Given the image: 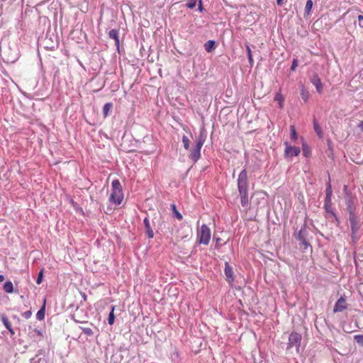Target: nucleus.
I'll return each mask as SVG.
<instances>
[{
	"label": "nucleus",
	"instance_id": "obj_17",
	"mask_svg": "<svg viewBox=\"0 0 363 363\" xmlns=\"http://www.w3.org/2000/svg\"><path fill=\"white\" fill-rule=\"evenodd\" d=\"M45 302L46 300L44 299V303L43 306L40 308V309L36 313V318L39 320H42L45 318Z\"/></svg>",
	"mask_w": 363,
	"mask_h": 363
},
{
	"label": "nucleus",
	"instance_id": "obj_39",
	"mask_svg": "<svg viewBox=\"0 0 363 363\" xmlns=\"http://www.w3.org/2000/svg\"><path fill=\"white\" fill-rule=\"evenodd\" d=\"M359 19V25L360 27L363 28V16L359 15L358 17Z\"/></svg>",
	"mask_w": 363,
	"mask_h": 363
},
{
	"label": "nucleus",
	"instance_id": "obj_9",
	"mask_svg": "<svg viewBox=\"0 0 363 363\" xmlns=\"http://www.w3.org/2000/svg\"><path fill=\"white\" fill-rule=\"evenodd\" d=\"M18 58V52L16 50H13L11 48H8L3 52V60L6 63H13Z\"/></svg>",
	"mask_w": 363,
	"mask_h": 363
},
{
	"label": "nucleus",
	"instance_id": "obj_2",
	"mask_svg": "<svg viewBox=\"0 0 363 363\" xmlns=\"http://www.w3.org/2000/svg\"><path fill=\"white\" fill-rule=\"evenodd\" d=\"M349 222L351 228V240L353 244H356L360 239L359 230L361 228V219L357 216H349Z\"/></svg>",
	"mask_w": 363,
	"mask_h": 363
},
{
	"label": "nucleus",
	"instance_id": "obj_14",
	"mask_svg": "<svg viewBox=\"0 0 363 363\" xmlns=\"http://www.w3.org/2000/svg\"><path fill=\"white\" fill-rule=\"evenodd\" d=\"M143 223L145 228V233L149 238H153L154 232L151 227L150 222L148 218L145 217L143 220Z\"/></svg>",
	"mask_w": 363,
	"mask_h": 363
},
{
	"label": "nucleus",
	"instance_id": "obj_12",
	"mask_svg": "<svg viewBox=\"0 0 363 363\" xmlns=\"http://www.w3.org/2000/svg\"><path fill=\"white\" fill-rule=\"evenodd\" d=\"M347 306L346 304V299L344 296H341L338 300L336 301L334 308H333V312L337 313V312H342L344 310L347 309Z\"/></svg>",
	"mask_w": 363,
	"mask_h": 363
},
{
	"label": "nucleus",
	"instance_id": "obj_28",
	"mask_svg": "<svg viewBox=\"0 0 363 363\" xmlns=\"http://www.w3.org/2000/svg\"><path fill=\"white\" fill-rule=\"evenodd\" d=\"M313 7V1L312 0H308L305 6V14L308 15L311 11V9Z\"/></svg>",
	"mask_w": 363,
	"mask_h": 363
},
{
	"label": "nucleus",
	"instance_id": "obj_25",
	"mask_svg": "<svg viewBox=\"0 0 363 363\" xmlns=\"http://www.w3.org/2000/svg\"><path fill=\"white\" fill-rule=\"evenodd\" d=\"M171 208L173 211L174 216L179 220H182L183 218L182 215L177 210L176 205L174 203L171 204Z\"/></svg>",
	"mask_w": 363,
	"mask_h": 363
},
{
	"label": "nucleus",
	"instance_id": "obj_18",
	"mask_svg": "<svg viewBox=\"0 0 363 363\" xmlns=\"http://www.w3.org/2000/svg\"><path fill=\"white\" fill-rule=\"evenodd\" d=\"M240 196V203L242 206H247L249 203L248 191L239 193Z\"/></svg>",
	"mask_w": 363,
	"mask_h": 363
},
{
	"label": "nucleus",
	"instance_id": "obj_31",
	"mask_svg": "<svg viewBox=\"0 0 363 363\" xmlns=\"http://www.w3.org/2000/svg\"><path fill=\"white\" fill-rule=\"evenodd\" d=\"M354 340L359 346H363V335H354Z\"/></svg>",
	"mask_w": 363,
	"mask_h": 363
},
{
	"label": "nucleus",
	"instance_id": "obj_38",
	"mask_svg": "<svg viewBox=\"0 0 363 363\" xmlns=\"http://www.w3.org/2000/svg\"><path fill=\"white\" fill-rule=\"evenodd\" d=\"M22 315L26 318V319H28L31 317L32 315V312L31 311H27L26 312H24Z\"/></svg>",
	"mask_w": 363,
	"mask_h": 363
},
{
	"label": "nucleus",
	"instance_id": "obj_41",
	"mask_svg": "<svg viewBox=\"0 0 363 363\" xmlns=\"http://www.w3.org/2000/svg\"><path fill=\"white\" fill-rule=\"evenodd\" d=\"M303 152L306 157H308V150L305 145L303 146Z\"/></svg>",
	"mask_w": 363,
	"mask_h": 363
},
{
	"label": "nucleus",
	"instance_id": "obj_19",
	"mask_svg": "<svg viewBox=\"0 0 363 363\" xmlns=\"http://www.w3.org/2000/svg\"><path fill=\"white\" fill-rule=\"evenodd\" d=\"M215 45H216V42L214 40H208L204 44L205 50H206V52H211L213 50H214Z\"/></svg>",
	"mask_w": 363,
	"mask_h": 363
},
{
	"label": "nucleus",
	"instance_id": "obj_10",
	"mask_svg": "<svg viewBox=\"0 0 363 363\" xmlns=\"http://www.w3.org/2000/svg\"><path fill=\"white\" fill-rule=\"evenodd\" d=\"M284 145L286 146L284 155L286 157L298 156L299 155L301 150L298 147L291 146L287 141L284 143Z\"/></svg>",
	"mask_w": 363,
	"mask_h": 363
},
{
	"label": "nucleus",
	"instance_id": "obj_33",
	"mask_svg": "<svg viewBox=\"0 0 363 363\" xmlns=\"http://www.w3.org/2000/svg\"><path fill=\"white\" fill-rule=\"evenodd\" d=\"M1 320H2L3 324L4 325V326L6 328H9L11 325V323L9 322V320L8 318L6 316V315H1Z\"/></svg>",
	"mask_w": 363,
	"mask_h": 363
},
{
	"label": "nucleus",
	"instance_id": "obj_26",
	"mask_svg": "<svg viewBox=\"0 0 363 363\" xmlns=\"http://www.w3.org/2000/svg\"><path fill=\"white\" fill-rule=\"evenodd\" d=\"M246 50H247V58H248L249 63L250 65V67H252L253 64H254V60L252 58V51H251V49H250V47L249 45H246Z\"/></svg>",
	"mask_w": 363,
	"mask_h": 363
},
{
	"label": "nucleus",
	"instance_id": "obj_5",
	"mask_svg": "<svg viewBox=\"0 0 363 363\" xmlns=\"http://www.w3.org/2000/svg\"><path fill=\"white\" fill-rule=\"evenodd\" d=\"M238 189L239 193L248 191L249 182L247 179V173L246 169H242L238 175Z\"/></svg>",
	"mask_w": 363,
	"mask_h": 363
},
{
	"label": "nucleus",
	"instance_id": "obj_4",
	"mask_svg": "<svg viewBox=\"0 0 363 363\" xmlns=\"http://www.w3.org/2000/svg\"><path fill=\"white\" fill-rule=\"evenodd\" d=\"M308 232L309 230L306 226V224H304L298 233L294 235L296 239L301 242V245L303 246L304 250H306L308 247H310L311 249L312 248L311 245L307 240Z\"/></svg>",
	"mask_w": 363,
	"mask_h": 363
},
{
	"label": "nucleus",
	"instance_id": "obj_43",
	"mask_svg": "<svg viewBox=\"0 0 363 363\" xmlns=\"http://www.w3.org/2000/svg\"><path fill=\"white\" fill-rule=\"evenodd\" d=\"M277 3L279 6H282L284 4L283 0H277Z\"/></svg>",
	"mask_w": 363,
	"mask_h": 363
},
{
	"label": "nucleus",
	"instance_id": "obj_34",
	"mask_svg": "<svg viewBox=\"0 0 363 363\" xmlns=\"http://www.w3.org/2000/svg\"><path fill=\"white\" fill-rule=\"evenodd\" d=\"M290 130H291V139L296 140V138H297V133L296 132L294 126L291 125L290 127Z\"/></svg>",
	"mask_w": 363,
	"mask_h": 363
},
{
	"label": "nucleus",
	"instance_id": "obj_20",
	"mask_svg": "<svg viewBox=\"0 0 363 363\" xmlns=\"http://www.w3.org/2000/svg\"><path fill=\"white\" fill-rule=\"evenodd\" d=\"M29 330H30V331L29 332V335L31 337H43V333L40 330H39L38 328L31 329L30 326L29 327Z\"/></svg>",
	"mask_w": 363,
	"mask_h": 363
},
{
	"label": "nucleus",
	"instance_id": "obj_6",
	"mask_svg": "<svg viewBox=\"0 0 363 363\" xmlns=\"http://www.w3.org/2000/svg\"><path fill=\"white\" fill-rule=\"evenodd\" d=\"M301 340H302V336L301 334H299L296 332H294V331L292 332L289 336L286 350H290L292 347H295L296 352H298L299 348L301 346Z\"/></svg>",
	"mask_w": 363,
	"mask_h": 363
},
{
	"label": "nucleus",
	"instance_id": "obj_3",
	"mask_svg": "<svg viewBox=\"0 0 363 363\" xmlns=\"http://www.w3.org/2000/svg\"><path fill=\"white\" fill-rule=\"evenodd\" d=\"M206 140V138L200 135L196 141V145L191 149L189 157L194 162H196L201 157V150Z\"/></svg>",
	"mask_w": 363,
	"mask_h": 363
},
{
	"label": "nucleus",
	"instance_id": "obj_44",
	"mask_svg": "<svg viewBox=\"0 0 363 363\" xmlns=\"http://www.w3.org/2000/svg\"><path fill=\"white\" fill-rule=\"evenodd\" d=\"M5 277L3 274H0V282L4 281Z\"/></svg>",
	"mask_w": 363,
	"mask_h": 363
},
{
	"label": "nucleus",
	"instance_id": "obj_15",
	"mask_svg": "<svg viewBox=\"0 0 363 363\" xmlns=\"http://www.w3.org/2000/svg\"><path fill=\"white\" fill-rule=\"evenodd\" d=\"M225 274L226 276V280L228 282H232L234 281L233 268L229 265L228 262H225Z\"/></svg>",
	"mask_w": 363,
	"mask_h": 363
},
{
	"label": "nucleus",
	"instance_id": "obj_1",
	"mask_svg": "<svg viewBox=\"0 0 363 363\" xmlns=\"http://www.w3.org/2000/svg\"><path fill=\"white\" fill-rule=\"evenodd\" d=\"M112 190L109 198L110 202L119 205L123 199L122 186L118 179H114L111 184Z\"/></svg>",
	"mask_w": 363,
	"mask_h": 363
},
{
	"label": "nucleus",
	"instance_id": "obj_27",
	"mask_svg": "<svg viewBox=\"0 0 363 363\" xmlns=\"http://www.w3.org/2000/svg\"><path fill=\"white\" fill-rule=\"evenodd\" d=\"M274 100L279 102L280 108L283 107L284 99L280 92H278L275 94Z\"/></svg>",
	"mask_w": 363,
	"mask_h": 363
},
{
	"label": "nucleus",
	"instance_id": "obj_22",
	"mask_svg": "<svg viewBox=\"0 0 363 363\" xmlns=\"http://www.w3.org/2000/svg\"><path fill=\"white\" fill-rule=\"evenodd\" d=\"M313 128L320 138H323V131L315 119L313 120Z\"/></svg>",
	"mask_w": 363,
	"mask_h": 363
},
{
	"label": "nucleus",
	"instance_id": "obj_32",
	"mask_svg": "<svg viewBox=\"0 0 363 363\" xmlns=\"http://www.w3.org/2000/svg\"><path fill=\"white\" fill-rule=\"evenodd\" d=\"M114 307L112 308L111 311L110 312L108 318V323L110 325H113L115 320V316L113 314Z\"/></svg>",
	"mask_w": 363,
	"mask_h": 363
},
{
	"label": "nucleus",
	"instance_id": "obj_36",
	"mask_svg": "<svg viewBox=\"0 0 363 363\" xmlns=\"http://www.w3.org/2000/svg\"><path fill=\"white\" fill-rule=\"evenodd\" d=\"M43 270H41V271L39 272L38 276V278H37V279H36V283H37L38 284H41L42 280H43Z\"/></svg>",
	"mask_w": 363,
	"mask_h": 363
},
{
	"label": "nucleus",
	"instance_id": "obj_42",
	"mask_svg": "<svg viewBox=\"0 0 363 363\" xmlns=\"http://www.w3.org/2000/svg\"><path fill=\"white\" fill-rule=\"evenodd\" d=\"M6 329L10 332V333H11V335H14V331H13V328H12L11 325L9 328H7Z\"/></svg>",
	"mask_w": 363,
	"mask_h": 363
},
{
	"label": "nucleus",
	"instance_id": "obj_11",
	"mask_svg": "<svg viewBox=\"0 0 363 363\" xmlns=\"http://www.w3.org/2000/svg\"><path fill=\"white\" fill-rule=\"evenodd\" d=\"M311 82L315 86L318 93L321 94L323 90V85L317 73H314L310 78Z\"/></svg>",
	"mask_w": 363,
	"mask_h": 363
},
{
	"label": "nucleus",
	"instance_id": "obj_13",
	"mask_svg": "<svg viewBox=\"0 0 363 363\" xmlns=\"http://www.w3.org/2000/svg\"><path fill=\"white\" fill-rule=\"evenodd\" d=\"M345 204L347 207V211L349 213V216H357L355 214V206L354 201L351 196H347L345 198Z\"/></svg>",
	"mask_w": 363,
	"mask_h": 363
},
{
	"label": "nucleus",
	"instance_id": "obj_35",
	"mask_svg": "<svg viewBox=\"0 0 363 363\" xmlns=\"http://www.w3.org/2000/svg\"><path fill=\"white\" fill-rule=\"evenodd\" d=\"M197 0H188L186 6L189 9H194L196 6Z\"/></svg>",
	"mask_w": 363,
	"mask_h": 363
},
{
	"label": "nucleus",
	"instance_id": "obj_23",
	"mask_svg": "<svg viewBox=\"0 0 363 363\" xmlns=\"http://www.w3.org/2000/svg\"><path fill=\"white\" fill-rule=\"evenodd\" d=\"M3 289L6 293H12L13 291V286L12 282L11 281H6L4 284Z\"/></svg>",
	"mask_w": 363,
	"mask_h": 363
},
{
	"label": "nucleus",
	"instance_id": "obj_16",
	"mask_svg": "<svg viewBox=\"0 0 363 363\" xmlns=\"http://www.w3.org/2000/svg\"><path fill=\"white\" fill-rule=\"evenodd\" d=\"M110 38L115 40L116 45L119 48V30L117 29H112L108 33Z\"/></svg>",
	"mask_w": 363,
	"mask_h": 363
},
{
	"label": "nucleus",
	"instance_id": "obj_37",
	"mask_svg": "<svg viewBox=\"0 0 363 363\" xmlns=\"http://www.w3.org/2000/svg\"><path fill=\"white\" fill-rule=\"evenodd\" d=\"M297 66H298V60L297 59H294L293 61H292V65H291V69L292 71H294Z\"/></svg>",
	"mask_w": 363,
	"mask_h": 363
},
{
	"label": "nucleus",
	"instance_id": "obj_29",
	"mask_svg": "<svg viewBox=\"0 0 363 363\" xmlns=\"http://www.w3.org/2000/svg\"><path fill=\"white\" fill-rule=\"evenodd\" d=\"M80 329L82 330V332L86 334L87 336L91 337L94 335V332L90 328L86 327H80Z\"/></svg>",
	"mask_w": 363,
	"mask_h": 363
},
{
	"label": "nucleus",
	"instance_id": "obj_45",
	"mask_svg": "<svg viewBox=\"0 0 363 363\" xmlns=\"http://www.w3.org/2000/svg\"><path fill=\"white\" fill-rule=\"evenodd\" d=\"M359 127L360 128L361 130L363 131V121L360 123Z\"/></svg>",
	"mask_w": 363,
	"mask_h": 363
},
{
	"label": "nucleus",
	"instance_id": "obj_7",
	"mask_svg": "<svg viewBox=\"0 0 363 363\" xmlns=\"http://www.w3.org/2000/svg\"><path fill=\"white\" fill-rule=\"evenodd\" d=\"M198 238L199 242L203 245H208L211 239V230L210 228L206 225L203 224L198 231Z\"/></svg>",
	"mask_w": 363,
	"mask_h": 363
},
{
	"label": "nucleus",
	"instance_id": "obj_40",
	"mask_svg": "<svg viewBox=\"0 0 363 363\" xmlns=\"http://www.w3.org/2000/svg\"><path fill=\"white\" fill-rule=\"evenodd\" d=\"M198 9L199 11H202L203 8V5H202V1L201 0H199V7H198Z\"/></svg>",
	"mask_w": 363,
	"mask_h": 363
},
{
	"label": "nucleus",
	"instance_id": "obj_24",
	"mask_svg": "<svg viewBox=\"0 0 363 363\" xmlns=\"http://www.w3.org/2000/svg\"><path fill=\"white\" fill-rule=\"evenodd\" d=\"M309 96V92L305 89L304 86L302 85L301 89V96L304 102H307Z\"/></svg>",
	"mask_w": 363,
	"mask_h": 363
},
{
	"label": "nucleus",
	"instance_id": "obj_8",
	"mask_svg": "<svg viewBox=\"0 0 363 363\" xmlns=\"http://www.w3.org/2000/svg\"><path fill=\"white\" fill-rule=\"evenodd\" d=\"M325 193H326V196H325V204H324V208L325 209V211L327 213H330L333 216H335V213L333 212V211L331 208L332 189H331V184H330V181L328 182V183L327 184Z\"/></svg>",
	"mask_w": 363,
	"mask_h": 363
},
{
	"label": "nucleus",
	"instance_id": "obj_30",
	"mask_svg": "<svg viewBox=\"0 0 363 363\" xmlns=\"http://www.w3.org/2000/svg\"><path fill=\"white\" fill-rule=\"evenodd\" d=\"M182 142H183V144H184V147L186 149V150H189V145H190V140L188 138L187 136L186 135H183L182 137Z\"/></svg>",
	"mask_w": 363,
	"mask_h": 363
},
{
	"label": "nucleus",
	"instance_id": "obj_21",
	"mask_svg": "<svg viewBox=\"0 0 363 363\" xmlns=\"http://www.w3.org/2000/svg\"><path fill=\"white\" fill-rule=\"evenodd\" d=\"M113 108L112 103H106L103 107V115L104 117H107L109 115L111 110Z\"/></svg>",
	"mask_w": 363,
	"mask_h": 363
}]
</instances>
